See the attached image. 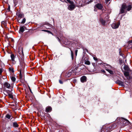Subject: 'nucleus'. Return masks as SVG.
<instances>
[{"label":"nucleus","mask_w":132,"mask_h":132,"mask_svg":"<svg viewBox=\"0 0 132 132\" xmlns=\"http://www.w3.org/2000/svg\"><path fill=\"white\" fill-rule=\"evenodd\" d=\"M7 10L9 11L10 10V6H8V7L7 8Z\"/></svg>","instance_id":"e433bc0d"},{"label":"nucleus","mask_w":132,"mask_h":132,"mask_svg":"<svg viewBox=\"0 0 132 132\" xmlns=\"http://www.w3.org/2000/svg\"><path fill=\"white\" fill-rule=\"evenodd\" d=\"M72 81H73V82L74 83H76L77 82V80L75 79H73Z\"/></svg>","instance_id":"c756f323"},{"label":"nucleus","mask_w":132,"mask_h":132,"mask_svg":"<svg viewBox=\"0 0 132 132\" xmlns=\"http://www.w3.org/2000/svg\"><path fill=\"white\" fill-rule=\"evenodd\" d=\"M131 10H132V2L127 4L123 3L121 6L119 14L124 13Z\"/></svg>","instance_id":"f257e3e1"},{"label":"nucleus","mask_w":132,"mask_h":132,"mask_svg":"<svg viewBox=\"0 0 132 132\" xmlns=\"http://www.w3.org/2000/svg\"><path fill=\"white\" fill-rule=\"evenodd\" d=\"M52 110V108L50 106H48L47 107L45 111L47 112H51Z\"/></svg>","instance_id":"9b49d317"},{"label":"nucleus","mask_w":132,"mask_h":132,"mask_svg":"<svg viewBox=\"0 0 132 132\" xmlns=\"http://www.w3.org/2000/svg\"><path fill=\"white\" fill-rule=\"evenodd\" d=\"M15 118L13 117V116H12V117L11 118V119H10L11 121H13L15 120Z\"/></svg>","instance_id":"bb28decb"},{"label":"nucleus","mask_w":132,"mask_h":132,"mask_svg":"<svg viewBox=\"0 0 132 132\" xmlns=\"http://www.w3.org/2000/svg\"><path fill=\"white\" fill-rule=\"evenodd\" d=\"M67 1L70 4H73L74 3V2L73 1H71L70 0H67Z\"/></svg>","instance_id":"cd10ccee"},{"label":"nucleus","mask_w":132,"mask_h":132,"mask_svg":"<svg viewBox=\"0 0 132 132\" xmlns=\"http://www.w3.org/2000/svg\"><path fill=\"white\" fill-rule=\"evenodd\" d=\"M110 0H105V2L106 4H107L108 2L110 1Z\"/></svg>","instance_id":"72a5a7b5"},{"label":"nucleus","mask_w":132,"mask_h":132,"mask_svg":"<svg viewBox=\"0 0 132 132\" xmlns=\"http://www.w3.org/2000/svg\"><path fill=\"white\" fill-rule=\"evenodd\" d=\"M93 58H94V59L95 60H97V59L96 57H93Z\"/></svg>","instance_id":"58836bf2"},{"label":"nucleus","mask_w":132,"mask_h":132,"mask_svg":"<svg viewBox=\"0 0 132 132\" xmlns=\"http://www.w3.org/2000/svg\"><path fill=\"white\" fill-rule=\"evenodd\" d=\"M13 127H18L19 126V125L16 122H13Z\"/></svg>","instance_id":"6ab92c4d"},{"label":"nucleus","mask_w":132,"mask_h":132,"mask_svg":"<svg viewBox=\"0 0 132 132\" xmlns=\"http://www.w3.org/2000/svg\"><path fill=\"white\" fill-rule=\"evenodd\" d=\"M23 70H20V74L19 75V78L21 79H22L23 78V76H22V75L21 74V72L22 71H23Z\"/></svg>","instance_id":"a211bd4d"},{"label":"nucleus","mask_w":132,"mask_h":132,"mask_svg":"<svg viewBox=\"0 0 132 132\" xmlns=\"http://www.w3.org/2000/svg\"><path fill=\"white\" fill-rule=\"evenodd\" d=\"M3 69H0V75H1V74L3 72Z\"/></svg>","instance_id":"7c9ffc66"},{"label":"nucleus","mask_w":132,"mask_h":132,"mask_svg":"<svg viewBox=\"0 0 132 132\" xmlns=\"http://www.w3.org/2000/svg\"><path fill=\"white\" fill-rule=\"evenodd\" d=\"M80 80L82 82H86L87 80V78L85 76H83L81 78Z\"/></svg>","instance_id":"9d476101"},{"label":"nucleus","mask_w":132,"mask_h":132,"mask_svg":"<svg viewBox=\"0 0 132 132\" xmlns=\"http://www.w3.org/2000/svg\"><path fill=\"white\" fill-rule=\"evenodd\" d=\"M131 49H132V46L131 47Z\"/></svg>","instance_id":"c03bdc74"},{"label":"nucleus","mask_w":132,"mask_h":132,"mask_svg":"<svg viewBox=\"0 0 132 132\" xmlns=\"http://www.w3.org/2000/svg\"><path fill=\"white\" fill-rule=\"evenodd\" d=\"M4 1L5 2H7L8 1V0H4Z\"/></svg>","instance_id":"79ce46f5"},{"label":"nucleus","mask_w":132,"mask_h":132,"mask_svg":"<svg viewBox=\"0 0 132 132\" xmlns=\"http://www.w3.org/2000/svg\"><path fill=\"white\" fill-rule=\"evenodd\" d=\"M122 123L123 126L127 125L129 123L130 124L129 121L126 119L122 118Z\"/></svg>","instance_id":"7ed1b4c3"},{"label":"nucleus","mask_w":132,"mask_h":132,"mask_svg":"<svg viewBox=\"0 0 132 132\" xmlns=\"http://www.w3.org/2000/svg\"><path fill=\"white\" fill-rule=\"evenodd\" d=\"M123 68L125 70L127 71H129L130 70L129 67L127 65H125L124 67Z\"/></svg>","instance_id":"f3484780"},{"label":"nucleus","mask_w":132,"mask_h":132,"mask_svg":"<svg viewBox=\"0 0 132 132\" xmlns=\"http://www.w3.org/2000/svg\"><path fill=\"white\" fill-rule=\"evenodd\" d=\"M26 19L25 18H24L22 20V21H21L20 20V19H19L18 20V22L19 23L22 24H24L26 22Z\"/></svg>","instance_id":"2eb2a0df"},{"label":"nucleus","mask_w":132,"mask_h":132,"mask_svg":"<svg viewBox=\"0 0 132 132\" xmlns=\"http://www.w3.org/2000/svg\"><path fill=\"white\" fill-rule=\"evenodd\" d=\"M85 63L86 64L89 65L90 64V62L89 61H85Z\"/></svg>","instance_id":"393cba45"},{"label":"nucleus","mask_w":132,"mask_h":132,"mask_svg":"<svg viewBox=\"0 0 132 132\" xmlns=\"http://www.w3.org/2000/svg\"><path fill=\"white\" fill-rule=\"evenodd\" d=\"M42 31L45 32H47L49 33L53 34L52 33L51 31H49V30H42Z\"/></svg>","instance_id":"5701e85b"},{"label":"nucleus","mask_w":132,"mask_h":132,"mask_svg":"<svg viewBox=\"0 0 132 132\" xmlns=\"http://www.w3.org/2000/svg\"><path fill=\"white\" fill-rule=\"evenodd\" d=\"M119 25L120 24L119 23H114L112 24L111 25V26L113 28L115 29L118 28V27Z\"/></svg>","instance_id":"0eeeda50"},{"label":"nucleus","mask_w":132,"mask_h":132,"mask_svg":"<svg viewBox=\"0 0 132 132\" xmlns=\"http://www.w3.org/2000/svg\"><path fill=\"white\" fill-rule=\"evenodd\" d=\"M13 91L12 89H11V91H10L9 90H6V92L8 95V96H9V98H10L11 99H13V93L12 92V91Z\"/></svg>","instance_id":"f03ea898"},{"label":"nucleus","mask_w":132,"mask_h":132,"mask_svg":"<svg viewBox=\"0 0 132 132\" xmlns=\"http://www.w3.org/2000/svg\"><path fill=\"white\" fill-rule=\"evenodd\" d=\"M11 60L14 61L15 56L13 54H11Z\"/></svg>","instance_id":"aec40b11"},{"label":"nucleus","mask_w":132,"mask_h":132,"mask_svg":"<svg viewBox=\"0 0 132 132\" xmlns=\"http://www.w3.org/2000/svg\"><path fill=\"white\" fill-rule=\"evenodd\" d=\"M100 21L101 24L103 26H104L105 24V21L103 19H100Z\"/></svg>","instance_id":"ddd939ff"},{"label":"nucleus","mask_w":132,"mask_h":132,"mask_svg":"<svg viewBox=\"0 0 132 132\" xmlns=\"http://www.w3.org/2000/svg\"><path fill=\"white\" fill-rule=\"evenodd\" d=\"M95 7L100 10H102L103 8L102 5L99 3H97L95 5L94 7Z\"/></svg>","instance_id":"39448f33"},{"label":"nucleus","mask_w":132,"mask_h":132,"mask_svg":"<svg viewBox=\"0 0 132 132\" xmlns=\"http://www.w3.org/2000/svg\"><path fill=\"white\" fill-rule=\"evenodd\" d=\"M77 52H78V50H75V54H76V56L77 55Z\"/></svg>","instance_id":"f704fd0d"},{"label":"nucleus","mask_w":132,"mask_h":132,"mask_svg":"<svg viewBox=\"0 0 132 132\" xmlns=\"http://www.w3.org/2000/svg\"><path fill=\"white\" fill-rule=\"evenodd\" d=\"M101 71L102 72L104 73H105V71L103 70H101Z\"/></svg>","instance_id":"a19ab883"},{"label":"nucleus","mask_w":132,"mask_h":132,"mask_svg":"<svg viewBox=\"0 0 132 132\" xmlns=\"http://www.w3.org/2000/svg\"><path fill=\"white\" fill-rule=\"evenodd\" d=\"M18 19H20L21 18L23 17V15L22 14L19 13L18 15Z\"/></svg>","instance_id":"412c9836"},{"label":"nucleus","mask_w":132,"mask_h":132,"mask_svg":"<svg viewBox=\"0 0 132 132\" xmlns=\"http://www.w3.org/2000/svg\"><path fill=\"white\" fill-rule=\"evenodd\" d=\"M25 27L24 26H22L20 28V30L19 31V32L22 33L23 32L24 30V28Z\"/></svg>","instance_id":"4468645a"},{"label":"nucleus","mask_w":132,"mask_h":132,"mask_svg":"<svg viewBox=\"0 0 132 132\" xmlns=\"http://www.w3.org/2000/svg\"><path fill=\"white\" fill-rule=\"evenodd\" d=\"M12 114L10 113V114H7L5 116V118L8 119H10L12 116Z\"/></svg>","instance_id":"f8f14e48"},{"label":"nucleus","mask_w":132,"mask_h":132,"mask_svg":"<svg viewBox=\"0 0 132 132\" xmlns=\"http://www.w3.org/2000/svg\"><path fill=\"white\" fill-rule=\"evenodd\" d=\"M119 54H120V55H121L122 56H123V54L121 53V52L120 51V52H119Z\"/></svg>","instance_id":"4c0bfd02"},{"label":"nucleus","mask_w":132,"mask_h":132,"mask_svg":"<svg viewBox=\"0 0 132 132\" xmlns=\"http://www.w3.org/2000/svg\"><path fill=\"white\" fill-rule=\"evenodd\" d=\"M124 74L126 77H127L129 75V73L127 71H125L124 73Z\"/></svg>","instance_id":"4be33fe9"},{"label":"nucleus","mask_w":132,"mask_h":132,"mask_svg":"<svg viewBox=\"0 0 132 132\" xmlns=\"http://www.w3.org/2000/svg\"><path fill=\"white\" fill-rule=\"evenodd\" d=\"M106 71H108L110 74H113V72L111 70L109 69H106Z\"/></svg>","instance_id":"b1692460"},{"label":"nucleus","mask_w":132,"mask_h":132,"mask_svg":"<svg viewBox=\"0 0 132 132\" xmlns=\"http://www.w3.org/2000/svg\"><path fill=\"white\" fill-rule=\"evenodd\" d=\"M58 38V39L59 40H60V39H59V38Z\"/></svg>","instance_id":"37998d69"},{"label":"nucleus","mask_w":132,"mask_h":132,"mask_svg":"<svg viewBox=\"0 0 132 132\" xmlns=\"http://www.w3.org/2000/svg\"><path fill=\"white\" fill-rule=\"evenodd\" d=\"M59 83L61 84H63V82L61 80H59Z\"/></svg>","instance_id":"473e14b6"},{"label":"nucleus","mask_w":132,"mask_h":132,"mask_svg":"<svg viewBox=\"0 0 132 132\" xmlns=\"http://www.w3.org/2000/svg\"><path fill=\"white\" fill-rule=\"evenodd\" d=\"M20 65V70H23L25 67L24 63L23 61H22L21 62Z\"/></svg>","instance_id":"1a4fd4ad"},{"label":"nucleus","mask_w":132,"mask_h":132,"mask_svg":"<svg viewBox=\"0 0 132 132\" xmlns=\"http://www.w3.org/2000/svg\"><path fill=\"white\" fill-rule=\"evenodd\" d=\"M71 55L72 58L73 59V53L72 51L71 50Z\"/></svg>","instance_id":"c85d7f7f"},{"label":"nucleus","mask_w":132,"mask_h":132,"mask_svg":"<svg viewBox=\"0 0 132 132\" xmlns=\"http://www.w3.org/2000/svg\"><path fill=\"white\" fill-rule=\"evenodd\" d=\"M116 83L118 84L119 85L121 86H124V82L119 80H118L116 81Z\"/></svg>","instance_id":"6e6552de"},{"label":"nucleus","mask_w":132,"mask_h":132,"mask_svg":"<svg viewBox=\"0 0 132 132\" xmlns=\"http://www.w3.org/2000/svg\"><path fill=\"white\" fill-rule=\"evenodd\" d=\"M64 43L66 45H68L69 44H70V43L69 42H68V43H67V42L66 43L65 42H64Z\"/></svg>","instance_id":"c9c22d12"},{"label":"nucleus","mask_w":132,"mask_h":132,"mask_svg":"<svg viewBox=\"0 0 132 132\" xmlns=\"http://www.w3.org/2000/svg\"><path fill=\"white\" fill-rule=\"evenodd\" d=\"M75 7V5L74 4V3H73V4H71V5H69L68 8L70 10L72 11L73 10Z\"/></svg>","instance_id":"423d86ee"},{"label":"nucleus","mask_w":132,"mask_h":132,"mask_svg":"<svg viewBox=\"0 0 132 132\" xmlns=\"http://www.w3.org/2000/svg\"><path fill=\"white\" fill-rule=\"evenodd\" d=\"M9 70L10 71H11L12 72H14V71L13 69L10 68Z\"/></svg>","instance_id":"2f4dec72"},{"label":"nucleus","mask_w":132,"mask_h":132,"mask_svg":"<svg viewBox=\"0 0 132 132\" xmlns=\"http://www.w3.org/2000/svg\"><path fill=\"white\" fill-rule=\"evenodd\" d=\"M11 78L12 81L13 82H14L16 80L15 78L14 77H11Z\"/></svg>","instance_id":"a878e982"},{"label":"nucleus","mask_w":132,"mask_h":132,"mask_svg":"<svg viewBox=\"0 0 132 132\" xmlns=\"http://www.w3.org/2000/svg\"><path fill=\"white\" fill-rule=\"evenodd\" d=\"M60 127H61V128L62 129H63L64 128L62 126H61Z\"/></svg>","instance_id":"ea45409f"},{"label":"nucleus","mask_w":132,"mask_h":132,"mask_svg":"<svg viewBox=\"0 0 132 132\" xmlns=\"http://www.w3.org/2000/svg\"><path fill=\"white\" fill-rule=\"evenodd\" d=\"M48 25L50 27L51 25L49 23H48L46 22H44V23H42L41 24V25H40V26L41 27H42V26H44V25Z\"/></svg>","instance_id":"dca6fc26"},{"label":"nucleus","mask_w":132,"mask_h":132,"mask_svg":"<svg viewBox=\"0 0 132 132\" xmlns=\"http://www.w3.org/2000/svg\"><path fill=\"white\" fill-rule=\"evenodd\" d=\"M4 88L8 89H12V87L7 82H5L4 84Z\"/></svg>","instance_id":"20e7f679"}]
</instances>
